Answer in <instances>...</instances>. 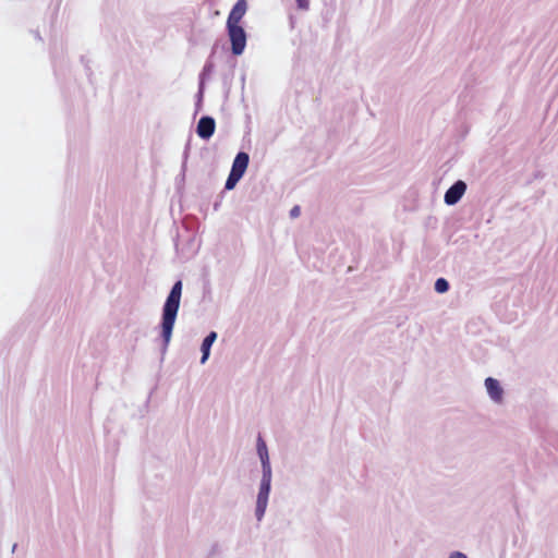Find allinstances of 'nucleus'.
Wrapping results in <instances>:
<instances>
[{"label": "nucleus", "mask_w": 558, "mask_h": 558, "mask_svg": "<svg viewBox=\"0 0 558 558\" xmlns=\"http://www.w3.org/2000/svg\"><path fill=\"white\" fill-rule=\"evenodd\" d=\"M217 339V333L215 331H211L207 335V337L204 339L203 343H202V352H203V355H202V359H201V363H205L209 356V352H210V347L213 345V343L215 342V340Z\"/></svg>", "instance_id": "nucleus-10"}, {"label": "nucleus", "mask_w": 558, "mask_h": 558, "mask_svg": "<svg viewBox=\"0 0 558 558\" xmlns=\"http://www.w3.org/2000/svg\"><path fill=\"white\" fill-rule=\"evenodd\" d=\"M298 7L302 10H307L310 7V0H296Z\"/></svg>", "instance_id": "nucleus-13"}, {"label": "nucleus", "mask_w": 558, "mask_h": 558, "mask_svg": "<svg viewBox=\"0 0 558 558\" xmlns=\"http://www.w3.org/2000/svg\"><path fill=\"white\" fill-rule=\"evenodd\" d=\"M465 190H466V184L461 180L457 181L453 185H451L447 190V192L445 194V203L447 205L457 204L461 199L463 194L465 193Z\"/></svg>", "instance_id": "nucleus-4"}, {"label": "nucleus", "mask_w": 558, "mask_h": 558, "mask_svg": "<svg viewBox=\"0 0 558 558\" xmlns=\"http://www.w3.org/2000/svg\"><path fill=\"white\" fill-rule=\"evenodd\" d=\"M300 211H301L300 207H299V206H294V207L291 209V211H290V216H291L292 218H296V217H299Z\"/></svg>", "instance_id": "nucleus-14"}, {"label": "nucleus", "mask_w": 558, "mask_h": 558, "mask_svg": "<svg viewBox=\"0 0 558 558\" xmlns=\"http://www.w3.org/2000/svg\"><path fill=\"white\" fill-rule=\"evenodd\" d=\"M257 452H258V456H259L262 464H263V472L271 471L270 464H269L267 446H266L265 441L262 439V437H258Z\"/></svg>", "instance_id": "nucleus-9"}, {"label": "nucleus", "mask_w": 558, "mask_h": 558, "mask_svg": "<svg viewBox=\"0 0 558 558\" xmlns=\"http://www.w3.org/2000/svg\"><path fill=\"white\" fill-rule=\"evenodd\" d=\"M228 35L231 41V50L235 56H240L246 46V34L241 25H227Z\"/></svg>", "instance_id": "nucleus-3"}, {"label": "nucleus", "mask_w": 558, "mask_h": 558, "mask_svg": "<svg viewBox=\"0 0 558 558\" xmlns=\"http://www.w3.org/2000/svg\"><path fill=\"white\" fill-rule=\"evenodd\" d=\"M271 471H264L256 502V517L260 520L266 511L270 493Z\"/></svg>", "instance_id": "nucleus-2"}, {"label": "nucleus", "mask_w": 558, "mask_h": 558, "mask_svg": "<svg viewBox=\"0 0 558 558\" xmlns=\"http://www.w3.org/2000/svg\"><path fill=\"white\" fill-rule=\"evenodd\" d=\"M247 11V1L238 0L229 13L227 25H240L241 20Z\"/></svg>", "instance_id": "nucleus-5"}, {"label": "nucleus", "mask_w": 558, "mask_h": 558, "mask_svg": "<svg viewBox=\"0 0 558 558\" xmlns=\"http://www.w3.org/2000/svg\"><path fill=\"white\" fill-rule=\"evenodd\" d=\"M485 386L488 391V395L494 401L500 402L502 400L504 391L497 379L492 377L486 378Z\"/></svg>", "instance_id": "nucleus-7"}, {"label": "nucleus", "mask_w": 558, "mask_h": 558, "mask_svg": "<svg viewBox=\"0 0 558 558\" xmlns=\"http://www.w3.org/2000/svg\"><path fill=\"white\" fill-rule=\"evenodd\" d=\"M241 178H242V175L231 171L226 181V189L232 190Z\"/></svg>", "instance_id": "nucleus-11"}, {"label": "nucleus", "mask_w": 558, "mask_h": 558, "mask_svg": "<svg viewBox=\"0 0 558 558\" xmlns=\"http://www.w3.org/2000/svg\"><path fill=\"white\" fill-rule=\"evenodd\" d=\"M449 289V283L445 278H438L435 282V290L438 293H445Z\"/></svg>", "instance_id": "nucleus-12"}, {"label": "nucleus", "mask_w": 558, "mask_h": 558, "mask_svg": "<svg viewBox=\"0 0 558 558\" xmlns=\"http://www.w3.org/2000/svg\"><path fill=\"white\" fill-rule=\"evenodd\" d=\"M216 123L210 117H203L197 123V135L202 138H209L215 132Z\"/></svg>", "instance_id": "nucleus-6"}, {"label": "nucleus", "mask_w": 558, "mask_h": 558, "mask_svg": "<svg viewBox=\"0 0 558 558\" xmlns=\"http://www.w3.org/2000/svg\"><path fill=\"white\" fill-rule=\"evenodd\" d=\"M182 293V282L178 281L172 287L162 311L161 322V336L166 344L169 343L172 335V329L175 323L177 314L180 307V300Z\"/></svg>", "instance_id": "nucleus-1"}, {"label": "nucleus", "mask_w": 558, "mask_h": 558, "mask_svg": "<svg viewBox=\"0 0 558 558\" xmlns=\"http://www.w3.org/2000/svg\"><path fill=\"white\" fill-rule=\"evenodd\" d=\"M450 558H468L464 554L456 551L453 553Z\"/></svg>", "instance_id": "nucleus-15"}, {"label": "nucleus", "mask_w": 558, "mask_h": 558, "mask_svg": "<svg viewBox=\"0 0 558 558\" xmlns=\"http://www.w3.org/2000/svg\"><path fill=\"white\" fill-rule=\"evenodd\" d=\"M248 160H250V158L246 153H243V151L239 153L233 160L231 171H233L240 175H243L248 166Z\"/></svg>", "instance_id": "nucleus-8"}]
</instances>
